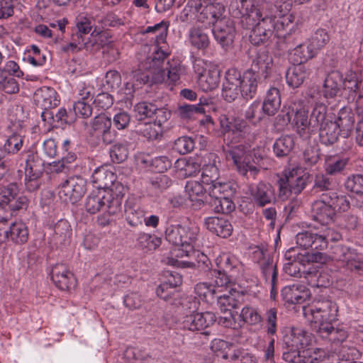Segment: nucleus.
Masks as SVG:
<instances>
[{
    "label": "nucleus",
    "mask_w": 363,
    "mask_h": 363,
    "mask_svg": "<svg viewBox=\"0 0 363 363\" xmlns=\"http://www.w3.org/2000/svg\"><path fill=\"white\" fill-rule=\"evenodd\" d=\"M356 350L342 347L338 352H328L330 363H348L354 361Z\"/></svg>",
    "instance_id": "nucleus-56"
},
{
    "label": "nucleus",
    "mask_w": 363,
    "mask_h": 363,
    "mask_svg": "<svg viewBox=\"0 0 363 363\" xmlns=\"http://www.w3.org/2000/svg\"><path fill=\"white\" fill-rule=\"evenodd\" d=\"M240 85V72L235 69L226 72L223 84L222 96L227 102L234 101L239 96Z\"/></svg>",
    "instance_id": "nucleus-17"
},
{
    "label": "nucleus",
    "mask_w": 363,
    "mask_h": 363,
    "mask_svg": "<svg viewBox=\"0 0 363 363\" xmlns=\"http://www.w3.org/2000/svg\"><path fill=\"white\" fill-rule=\"evenodd\" d=\"M168 26L169 24L167 22L162 21L152 26L147 27L143 31H142V33H152L155 35V43L156 44V47H159L160 45L166 43Z\"/></svg>",
    "instance_id": "nucleus-53"
},
{
    "label": "nucleus",
    "mask_w": 363,
    "mask_h": 363,
    "mask_svg": "<svg viewBox=\"0 0 363 363\" xmlns=\"http://www.w3.org/2000/svg\"><path fill=\"white\" fill-rule=\"evenodd\" d=\"M190 257L196 258L194 269L196 270L199 274H206L207 277L211 275V272L213 271L211 269V262L206 255L199 250H194V252L191 253Z\"/></svg>",
    "instance_id": "nucleus-54"
},
{
    "label": "nucleus",
    "mask_w": 363,
    "mask_h": 363,
    "mask_svg": "<svg viewBox=\"0 0 363 363\" xmlns=\"http://www.w3.org/2000/svg\"><path fill=\"white\" fill-rule=\"evenodd\" d=\"M312 340L311 335L301 328H293L286 333L282 340L283 345L291 349H304L308 347Z\"/></svg>",
    "instance_id": "nucleus-19"
},
{
    "label": "nucleus",
    "mask_w": 363,
    "mask_h": 363,
    "mask_svg": "<svg viewBox=\"0 0 363 363\" xmlns=\"http://www.w3.org/2000/svg\"><path fill=\"white\" fill-rule=\"evenodd\" d=\"M272 57L266 50L259 51L253 59L251 67L246 71L255 74L262 79H267L271 72Z\"/></svg>",
    "instance_id": "nucleus-20"
},
{
    "label": "nucleus",
    "mask_w": 363,
    "mask_h": 363,
    "mask_svg": "<svg viewBox=\"0 0 363 363\" xmlns=\"http://www.w3.org/2000/svg\"><path fill=\"white\" fill-rule=\"evenodd\" d=\"M325 194L328 196L329 203L331 205L333 209L345 211L350 208V201L347 197L345 195H339L334 191L327 192Z\"/></svg>",
    "instance_id": "nucleus-59"
},
{
    "label": "nucleus",
    "mask_w": 363,
    "mask_h": 363,
    "mask_svg": "<svg viewBox=\"0 0 363 363\" xmlns=\"http://www.w3.org/2000/svg\"><path fill=\"white\" fill-rule=\"evenodd\" d=\"M349 158L339 155L326 157L324 164L325 172L330 176H336L344 172L349 163Z\"/></svg>",
    "instance_id": "nucleus-38"
},
{
    "label": "nucleus",
    "mask_w": 363,
    "mask_h": 363,
    "mask_svg": "<svg viewBox=\"0 0 363 363\" xmlns=\"http://www.w3.org/2000/svg\"><path fill=\"white\" fill-rule=\"evenodd\" d=\"M311 212L312 218L322 225L329 224L335 216L334 209L329 203L328 196L325 194L312 203Z\"/></svg>",
    "instance_id": "nucleus-15"
},
{
    "label": "nucleus",
    "mask_w": 363,
    "mask_h": 363,
    "mask_svg": "<svg viewBox=\"0 0 363 363\" xmlns=\"http://www.w3.org/2000/svg\"><path fill=\"white\" fill-rule=\"evenodd\" d=\"M235 192L236 185L230 182L223 185L213 186L205 201L215 213L228 214L235 208L231 199Z\"/></svg>",
    "instance_id": "nucleus-4"
},
{
    "label": "nucleus",
    "mask_w": 363,
    "mask_h": 363,
    "mask_svg": "<svg viewBox=\"0 0 363 363\" xmlns=\"http://www.w3.org/2000/svg\"><path fill=\"white\" fill-rule=\"evenodd\" d=\"M139 247L145 252L156 250L162 243L160 238L155 235L140 233L137 238Z\"/></svg>",
    "instance_id": "nucleus-55"
},
{
    "label": "nucleus",
    "mask_w": 363,
    "mask_h": 363,
    "mask_svg": "<svg viewBox=\"0 0 363 363\" xmlns=\"http://www.w3.org/2000/svg\"><path fill=\"white\" fill-rule=\"evenodd\" d=\"M23 139L19 135H11L1 147L10 157L16 154L22 147Z\"/></svg>",
    "instance_id": "nucleus-60"
},
{
    "label": "nucleus",
    "mask_w": 363,
    "mask_h": 363,
    "mask_svg": "<svg viewBox=\"0 0 363 363\" xmlns=\"http://www.w3.org/2000/svg\"><path fill=\"white\" fill-rule=\"evenodd\" d=\"M283 299L291 304H300L306 301L310 296L309 290L303 285L293 284L285 286L281 290Z\"/></svg>",
    "instance_id": "nucleus-27"
},
{
    "label": "nucleus",
    "mask_w": 363,
    "mask_h": 363,
    "mask_svg": "<svg viewBox=\"0 0 363 363\" xmlns=\"http://www.w3.org/2000/svg\"><path fill=\"white\" fill-rule=\"evenodd\" d=\"M318 131L320 143L326 146L335 144L341 134L333 120L323 125Z\"/></svg>",
    "instance_id": "nucleus-42"
},
{
    "label": "nucleus",
    "mask_w": 363,
    "mask_h": 363,
    "mask_svg": "<svg viewBox=\"0 0 363 363\" xmlns=\"http://www.w3.org/2000/svg\"><path fill=\"white\" fill-rule=\"evenodd\" d=\"M236 8L232 11V15L239 18V25L246 30H252L257 26L259 19L264 18L263 14H269L272 11V6L268 4H262L255 6L254 0H235Z\"/></svg>",
    "instance_id": "nucleus-3"
},
{
    "label": "nucleus",
    "mask_w": 363,
    "mask_h": 363,
    "mask_svg": "<svg viewBox=\"0 0 363 363\" xmlns=\"http://www.w3.org/2000/svg\"><path fill=\"white\" fill-rule=\"evenodd\" d=\"M131 77L137 82V86L148 83L161 84L165 81L166 73L164 71L155 72L152 69H145L142 62L138 69L132 72Z\"/></svg>",
    "instance_id": "nucleus-25"
},
{
    "label": "nucleus",
    "mask_w": 363,
    "mask_h": 363,
    "mask_svg": "<svg viewBox=\"0 0 363 363\" xmlns=\"http://www.w3.org/2000/svg\"><path fill=\"white\" fill-rule=\"evenodd\" d=\"M239 298H242V294L238 291L231 289L228 294H225L216 297L217 305L222 312L226 313L230 311V308H236L239 306Z\"/></svg>",
    "instance_id": "nucleus-44"
},
{
    "label": "nucleus",
    "mask_w": 363,
    "mask_h": 363,
    "mask_svg": "<svg viewBox=\"0 0 363 363\" xmlns=\"http://www.w3.org/2000/svg\"><path fill=\"white\" fill-rule=\"evenodd\" d=\"M252 72L245 71L240 74V92L242 97L246 100L253 99L257 91L258 84L262 78L255 75Z\"/></svg>",
    "instance_id": "nucleus-26"
},
{
    "label": "nucleus",
    "mask_w": 363,
    "mask_h": 363,
    "mask_svg": "<svg viewBox=\"0 0 363 363\" xmlns=\"http://www.w3.org/2000/svg\"><path fill=\"white\" fill-rule=\"evenodd\" d=\"M260 269L267 283L271 287V297L275 298L277 294V269L272 259H264L259 264Z\"/></svg>",
    "instance_id": "nucleus-31"
},
{
    "label": "nucleus",
    "mask_w": 363,
    "mask_h": 363,
    "mask_svg": "<svg viewBox=\"0 0 363 363\" xmlns=\"http://www.w3.org/2000/svg\"><path fill=\"white\" fill-rule=\"evenodd\" d=\"M342 85V75L338 71L330 72L323 86V94L326 99H333L335 97Z\"/></svg>",
    "instance_id": "nucleus-29"
},
{
    "label": "nucleus",
    "mask_w": 363,
    "mask_h": 363,
    "mask_svg": "<svg viewBox=\"0 0 363 363\" xmlns=\"http://www.w3.org/2000/svg\"><path fill=\"white\" fill-rule=\"evenodd\" d=\"M215 40L225 50H228L233 45L235 36V28L233 21L221 23L215 26L212 30Z\"/></svg>",
    "instance_id": "nucleus-18"
},
{
    "label": "nucleus",
    "mask_w": 363,
    "mask_h": 363,
    "mask_svg": "<svg viewBox=\"0 0 363 363\" xmlns=\"http://www.w3.org/2000/svg\"><path fill=\"white\" fill-rule=\"evenodd\" d=\"M125 214L128 223L133 227L141 225L145 212L135 201L134 198H128L125 203Z\"/></svg>",
    "instance_id": "nucleus-32"
},
{
    "label": "nucleus",
    "mask_w": 363,
    "mask_h": 363,
    "mask_svg": "<svg viewBox=\"0 0 363 363\" xmlns=\"http://www.w3.org/2000/svg\"><path fill=\"white\" fill-rule=\"evenodd\" d=\"M312 259L313 262L320 264H328L335 259L341 262L347 269L363 274V255L343 245H335L332 256L320 252H312Z\"/></svg>",
    "instance_id": "nucleus-1"
},
{
    "label": "nucleus",
    "mask_w": 363,
    "mask_h": 363,
    "mask_svg": "<svg viewBox=\"0 0 363 363\" xmlns=\"http://www.w3.org/2000/svg\"><path fill=\"white\" fill-rule=\"evenodd\" d=\"M337 128L344 137H347L354 124V114L351 109L343 108L338 112L337 118L333 121Z\"/></svg>",
    "instance_id": "nucleus-33"
},
{
    "label": "nucleus",
    "mask_w": 363,
    "mask_h": 363,
    "mask_svg": "<svg viewBox=\"0 0 363 363\" xmlns=\"http://www.w3.org/2000/svg\"><path fill=\"white\" fill-rule=\"evenodd\" d=\"M333 180L330 177V175L325 174H317L315 176L313 189L316 191H328L333 188Z\"/></svg>",
    "instance_id": "nucleus-62"
},
{
    "label": "nucleus",
    "mask_w": 363,
    "mask_h": 363,
    "mask_svg": "<svg viewBox=\"0 0 363 363\" xmlns=\"http://www.w3.org/2000/svg\"><path fill=\"white\" fill-rule=\"evenodd\" d=\"M218 121L220 126L223 133H232L233 134L241 135L246 132L248 128L245 120L226 114H221Z\"/></svg>",
    "instance_id": "nucleus-28"
},
{
    "label": "nucleus",
    "mask_w": 363,
    "mask_h": 363,
    "mask_svg": "<svg viewBox=\"0 0 363 363\" xmlns=\"http://www.w3.org/2000/svg\"><path fill=\"white\" fill-rule=\"evenodd\" d=\"M317 53L310 43L306 45L301 42L294 50V52H291L289 59L294 64L303 65L304 62L313 58Z\"/></svg>",
    "instance_id": "nucleus-43"
},
{
    "label": "nucleus",
    "mask_w": 363,
    "mask_h": 363,
    "mask_svg": "<svg viewBox=\"0 0 363 363\" xmlns=\"http://www.w3.org/2000/svg\"><path fill=\"white\" fill-rule=\"evenodd\" d=\"M205 224L211 232L223 238L229 237L233 232L231 223L224 218L208 217Z\"/></svg>",
    "instance_id": "nucleus-30"
},
{
    "label": "nucleus",
    "mask_w": 363,
    "mask_h": 363,
    "mask_svg": "<svg viewBox=\"0 0 363 363\" xmlns=\"http://www.w3.org/2000/svg\"><path fill=\"white\" fill-rule=\"evenodd\" d=\"M291 111L293 112V121L297 128L298 133L304 138L311 137V132L308 130V109L304 101L301 99L291 101Z\"/></svg>",
    "instance_id": "nucleus-13"
},
{
    "label": "nucleus",
    "mask_w": 363,
    "mask_h": 363,
    "mask_svg": "<svg viewBox=\"0 0 363 363\" xmlns=\"http://www.w3.org/2000/svg\"><path fill=\"white\" fill-rule=\"evenodd\" d=\"M195 308L189 309L190 314H186L182 320V326L184 330L190 331L202 330L213 325L216 320V315L213 312L206 311L205 313H195ZM184 312L188 311L187 308Z\"/></svg>",
    "instance_id": "nucleus-11"
},
{
    "label": "nucleus",
    "mask_w": 363,
    "mask_h": 363,
    "mask_svg": "<svg viewBox=\"0 0 363 363\" xmlns=\"http://www.w3.org/2000/svg\"><path fill=\"white\" fill-rule=\"evenodd\" d=\"M208 101L204 100L203 102L200 99V103L196 105L184 104L182 105L178 108V113L182 118H191L196 114L205 113V108L203 105H208Z\"/></svg>",
    "instance_id": "nucleus-57"
},
{
    "label": "nucleus",
    "mask_w": 363,
    "mask_h": 363,
    "mask_svg": "<svg viewBox=\"0 0 363 363\" xmlns=\"http://www.w3.org/2000/svg\"><path fill=\"white\" fill-rule=\"evenodd\" d=\"M34 101L40 109L54 108L59 105L57 91L51 87L43 86L34 93Z\"/></svg>",
    "instance_id": "nucleus-21"
},
{
    "label": "nucleus",
    "mask_w": 363,
    "mask_h": 363,
    "mask_svg": "<svg viewBox=\"0 0 363 363\" xmlns=\"http://www.w3.org/2000/svg\"><path fill=\"white\" fill-rule=\"evenodd\" d=\"M333 120L332 116L328 114V108L323 103H316L311 113L308 130H310L311 135L318 132V130L323 125Z\"/></svg>",
    "instance_id": "nucleus-22"
},
{
    "label": "nucleus",
    "mask_w": 363,
    "mask_h": 363,
    "mask_svg": "<svg viewBox=\"0 0 363 363\" xmlns=\"http://www.w3.org/2000/svg\"><path fill=\"white\" fill-rule=\"evenodd\" d=\"M201 182L207 186L208 194L213 186L223 185L227 182H222L219 178L218 168L214 164H205L202 168Z\"/></svg>",
    "instance_id": "nucleus-41"
},
{
    "label": "nucleus",
    "mask_w": 363,
    "mask_h": 363,
    "mask_svg": "<svg viewBox=\"0 0 363 363\" xmlns=\"http://www.w3.org/2000/svg\"><path fill=\"white\" fill-rule=\"evenodd\" d=\"M196 294L203 300L210 302L213 301L216 297L214 286L206 282L197 284L194 287Z\"/></svg>",
    "instance_id": "nucleus-61"
},
{
    "label": "nucleus",
    "mask_w": 363,
    "mask_h": 363,
    "mask_svg": "<svg viewBox=\"0 0 363 363\" xmlns=\"http://www.w3.org/2000/svg\"><path fill=\"white\" fill-rule=\"evenodd\" d=\"M294 140L291 135H284L276 140L273 145V151L278 157L289 155L294 147Z\"/></svg>",
    "instance_id": "nucleus-49"
},
{
    "label": "nucleus",
    "mask_w": 363,
    "mask_h": 363,
    "mask_svg": "<svg viewBox=\"0 0 363 363\" xmlns=\"http://www.w3.org/2000/svg\"><path fill=\"white\" fill-rule=\"evenodd\" d=\"M300 37L299 33H296V30L291 32L290 34L278 37L275 41L274 48L284 52H288L290 57L291 52H294V50L301 42Z\"/></svg>",
    "instance_id": "nucleus-35"
},
{
    "label": "nucleus",
    "mask_w": 363,
    "mask_h": 363,
    "mask_svg": "<svg viewBox=\"0 0 363 363\" xmlns=\"http://www.w3.org/2000/svg\"><path fill=\"white\" fill-rule=\"evenodd\" d=\"M157 110V105L149 101H141L134 106L135 116L138 121H143L147 118H152L153 113Z\"/></svg>",
    "instance_id": "nucleus-58"
},
{
    "label": "nucleus",
    "mask_w": 363,
    "mask_h": 363,
    "mask_svg": "<svg viewBox=\"0 0 363 363\" xmlns=\"http://www.w3.org/2000/svg\"><path fill=\"white\" fill-rule=\"evenodd\" d=\"M225 11V6L222 4H208L201 10L198 18L200 21L215 27L217 24L229 22V18L224 15Z\"/></svg>",
    "instance_id": "nucleus-16"
},
{
    "label": "nucleus",
    "mask_w": 363,
    "mask_h": 363,
    "mask_svg": "<svg viewBox=\"0 0 363 363\" xmlns=\"http://www.w3.org/2000/svg\"><path fill=\"white\" fill-rule=\"evenodd\" d=\"M250 193L255 203L259 207H263L275 200L274 189L269 183L259 182L251 187Z\"/></svg>",
    "instance_id": "nucleus-23"
},
{
    "label": "nucleus",
    "mask_w": 363,
    "mask_h": 363,
    "mask_svg": "<svg viewBox=\"0 0 363 363\" xmlns=\"http://www.w3.org/2000/svg\"><path fill=\"white\" fill-rule=\"evenodd\" d=\"M162 48L157 47L152 55L147 57L145 62H143V67L145 69H152L155 72L159 71L165 72L164 69H162V66L169 54L162 50Z\"/></svg>",
    "instance_id": "nucleus-45"
},
{
    "label": "nucleus",
    "mask_w": 363,
    "mask_h": 363,
    "mask_svg": "<svg viewBox=\"0 0 363 363\" xmlns=\"http://www.w3.org/2000/svg\"><path fill=\"white\" fill-rule=\"evenodd\" d=\"M43 172L44 161L36 152H28L26 159L25 174L43 175Z\"/></svg>",
    "instance_id": "nucleus-50"
},
{
    "label": "nucleus",
    "mask_w": 363,
    "mask_h": 363,
    "mask_svg": "<svg viewBox=\"0 0 363 363\" xmlns=\"http://www.w3.org/2000/svg\"><path fill=\"white\" fill-rule=\"evenodd\" d=\"M165 81L169 84H176L182 76L186 74V67L178 60H172L167 63Z\"/></svg>",
    "instance_id": "nucleus-47"
},
{
    "label": "nucleus",
    "mask_w": 363,
    "mask_h": 363,
    "mask_svg": "<svg viewBox=\"0 0 363 363\" xmlns=\"http://www.w3.org/2000/svg\"><path fill=\"white\" fill-rule=\"evenodd\" d=\"M294 65L289 67L286 73V83L294 89L299 87L308 75L307 69L303 65Z\"/></svg>",
    "instance_id": "nucleus-36"
},
{
    "label": "nucleus",
    "mask_w": 363,
    "mask_h": 363,
    "mask_svg": "<svg viewBox=\"0 0 363 363\" xmlns=\"http://www.w3.org/2000/svg\"><path fill=\"white\" fill-rule=\"evenodd\" d=\"M199 229L181 225H170L165 231L166 240L176 247L174 254L177 257H190L194 252V242L197 239Z\"/></svg>",
    "instance_id": "nucleus-2"
},
{
    "label": "nucleus",
    "mask_w": 363,
    "mask_h": 363,
    "mask_svg": "<svg viewBox=\"0 0 363 363\" xmlns=\"http://www.w3.org/2000/svg\"><path fill=\"white\" fill-rule=\"evenodd\" d=\"M216 263L219 269L231 272L236 267L237 260L230 254L223 253L216 259Z\"/></svg>",
    "instance_id": "nucleus-64"
},
{
    "label": "nucleus",
    "mask_w": 363,
    "mask_h": 363,
    "mask_svg": "<svg viewBox=\"0 0 363 363\" xmlns=\"http://www.w3.org/2000/svg\"><path fill=\"white\" fill-rule=\"evenodd\" d=\"M9 240L15 244L22 245L28 240L29 233L26 225L23 222L9 224Z\"/></svg>",
    "instance_id": "nucleus-46"
},
{
    "label": "nucleus",
    "mask_w": 363,
    "mask_h": 363,
    "mask_svg": "<svg viewBox=\"0 0 363 363\" xmlns=\"http://www.w3.org/2000/svg\"><path fill=\"white\" fill-rule=\"evenodd\" d=\"M51 279L54 284L62 291H69L76 286L74 274L65 264H57L52 267Z\"/></svg>",
    "instance_id": "nucleus-14"
},
{
    "label": "nucleus",
    "mask_w": 363,
    "mask_h": 363,
    "mask_svg": "<svg viewBox=\"0 0 363 363\" xmlns=\"http://www.w3.org/2000/svg\"><path fill=\"white\" fill-rule=\"evenodd\" d=\"M116 179V174L104 167L96 169L92 174V182L99 189L111 188Z\"/></svg>",
    "instance_id": "nucleus-39"
},
{
    "label": "nucleus",
    "mask_w": 363,
    "mask_h": 363,
    "mask_svg": "<svg viewBox=\"0 0 363 363\" xmlns=\"http://www.w3.org/2000/svg\"><path fill=\"white\" fill-rule=\"evenodd\" d=\"M85 208L87 212L94 214L106 207L109 214H116L121 211L120 199L112 197L109 193L102 195L101 192L91 194L86 199Z\"/></svg>",
    "instance_id": "nucleus-8"
},
{
    "label": "nucleus",
    "mask_w": 363,
    "mask_h": 363,
    "mask_svg": "<svg viewBox=\"0 0 363 363\" xmlns=\"http://www.w3.org/2000/svg\"><path fill=\"white\" fill-rule=\"evenodd\" d=\"M220 83V71L213 68L205 70L198 79V84L203 91H210L216 89Z\"/></svg>",
    "instance_id": "nucleus-37"
},
{
    "label": "nucleus",
    "mask_w": 363,
    "mask_h": 363,
    "mask_svg": "<svg viewBox=\"0 0 363 363\" xmlns=\"http://www.w3.org/2000/svg\"><path fill=\"white\" fill-rule=\"evenodd\" d=\"M330 40L329 35L324 29H318L310 39L311 45L318 52L321 50Z\"/></svg>",
    "instance_id": "nucleus-63"
},
{
    "label": "nucleus",
    "mask_w": 363,
    "mask_h": 363,
    "mask_svg": "<svg viewBox=\"0 0 363 363\" xmlns=\"http://www.w3.org/2000/svg\"><path fill=\"white\" fill-rule=\"evenodd\" d=\"M189 38L191 45L199 50H205L209 46L208 36L201 28H192L189 30Z\"/></svg>",
    "instance_id": "nucleus-52"
},
{
    "label": "nucleus",
    "mask_w": 363,
    "mask_h": 363,
    "mask_svg": "<svg viewBox=\"0 0 363 363\" xmlns=\"http://www.w3.org/2000/svg\"><path fill=\"white\" fill-rule=\"evenodd\" d=\"M264 18L259 19L257 26L252 28L249 35L250 43L254 45H264L274 48L277 36L274 31L273 13H264Z\"/></svg>",
    "instance_id": "nucleus-6"
},
{
    "label": "nucleus",
    "mask_w": 363,
    "mask_h": 363,
    "mask_svg": "<svg viewBox=\"0 0 363 363\" xmlns=\"http://www.w3.org/2000/svg\"><path fill=\"white\" fill-rule=\"evenodd\" d=\"M316 333L322 339L333 343L343 342L348 337V333L343 327H334L333 323H320Z\"/></svg>",
    "instance_id": "nucleus-24"
},
{
    "label": "nucleus",
    "mask_w": 363,
    "mask_h": 363,
    "mask_svg": "<svg viewBox=\"0 0 363 363\" xmlns=\"http://www.w3.org/2000/svg\"><path fill=\"white\" fill-rule=\"evenodd\" d=\"M245 150L242 145L231 147L225 152V157L228 160H232L236 166L237 170L242 176L255 178L259 172V169L252 164L245 162Z\"/></svg>",
    "instance_id": "nucleus-12"
},
{
    "label": "nucleus",
    "mask_w": 363,
    "mask_h": 363,
    "mask_svg": "<svg viewBox=\"0 0 363 363\" xmlns=\"http://www.w3.org/2000/svg\"><path fill=\"white\" fill-rule=\"evenodd\" d=\"M301 352V363H320L328 359V352L321 348L303 349Z\"/></svg>",
    "instance_id": "nucleus-51"
},
{
    "label": "nucleus",
    "mask_w": 363,
    "mask_h": 363,
    "mask_svg": "<svg viewBox=\"0 0 363 363\" xmlns=\"http://www.w3.org/2000/svg\"><path fill=\"white\" fill-rule=\"evenodd\" d=\"M273 26L277 38L290 34L291 32L295 31L296 28L294 23V16L291 14L286 16H279L277 18L276 15L273 13Z\"/></svg>",
    "instance_id": "nucleus-34"
},
{
    "label": "nucleus",
    "mask_w": 363,
    "mask_h": 363,
    "mask_svg": "<svg viewBox=\"0 0 363 363\" xmlns=\"http://www.w3.org/2000/svg\"><path fill=\"white\" fill-rule=\"evenodd\" d=\"M281 106V96L279 90L271 87L267 92V96L262 104V111L268 116H274Z\"/></svg>",
    "instance_id": "nucleus-40"
},
{
    "label": "nucleus",
    "mask_w": 363,
    "mask_h": 363,
    "mask_svg": "<svg viewBox=\"0 0 363 363\" xmlns=\"http://www.w3.org/2000/svg\"><path fill=\"white\" fill-rule=\"evenodd\" d=\"M72 235V230L69 222L66 220H60L54 226V240L60 243L65 245L69 242Z\"/></svg>",
    "instance_id": "nucleus-48"
},
{
    "label": "nucleus",
    "mask_w": 363,
    "mask_h": 363,
    "mask_svg": "<svg viewBox=\"0 0 363 363\" xmlns=\"http://www.w3.org/2000/svg\"><path fill=\"white\" fill-rule=\"evenodd\" d=\"M305 315L310 313L315 323H333L337 316L338 307L330 300L319 301L304 309Z\"/></svg>",
    "instance_id": "nucleus-9"
},
{
    "label": "nucleus",
    "mask_w": 363,
    "mask_h": 363,
    "mask_svg": "<svg viewBox=\"0 0 363 363\" xmlns=\"http://www.w3.org/2000/svg\"><path fill=\"white\" fill-rule=\"evenodd\" d=\"M86 192V181L81 177H71L60 186V198L65 203H77Z\"/></svg>",
    "instance_id": "nucleus-10"
},
{
    "label": "nucleus",
    "mask_w": 363,
    "mask_h": 363,
    "mask_svg": "<svg viewBox=\"0 0 363 363\" xmlns=\"http://www.w3.org/2000/svg\"><path fill=\"white\" fill-rule=\"evenodd\" d=\"M111 120L106 114L101 113L95 116L91 122L89 138L93 139L96 144L102 141L105 144H111L115 139V134L111 131Z\"/></svg>",
    "instance_id": "nucleus-7"
},
{
    "label": "nucleus",
    "mask_w": 363,
    "mask_h": 363,
    "mask_svg": "<svg viewBox=\"0 0 363 363\" xmlns=\"http://www.w3.org/2000/svg\"><path fill=\"white\" fill-rule=\"evenodd\" d=\"M173 282H163L156 289V294L160 298L169 302L171 305L177 308L191 309L196 308V302L192 301L191 297H182L177 288L182 283V277L179 274L171 277Z\"/></svg>",
    "instance_id": "nucleus-5"
}]
</instances>
